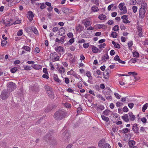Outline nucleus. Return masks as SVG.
Here are the masks:
<instances>
[{"label": "nucleus", "instance_id": "nucleus-1", "mask_svg": "<svg viewBox=\"0 0 148 148\" xmlns=\"http://www.w3.org/2000/svg\"><path fill=\"white\" fill-rule=\"evenodd\" d=\"M66 115V112L64 110H60L55 113L53 115V117L56 120H60L64 118Z\"/></svg>", "mask_w": 148, "mask_h": 148}, {"label": "nucleus", "instance_id": "nucleus-2", "mask_svg": "<svg viewBox=\"0 0 148 148\" xmlns=\"http://www.w3.org/2000/svg\"><path fill=\"white\" fill-rule=\"evenodd\" d=\"M45 88L49 97L52 99H54L55 98V95L52 88L47 85H45Z\"/></svg>", "mask_w": 148, "mask_h": 148}, {"label": "nucleus", "instance_id": "nucleus-3", "mask_svg": "<svg viewBox=\"0 0 148 148\" xmlns=\"http://www.w3.org/2000/svg\"><path fill=\"white\" fill-rule=\"evenodd\" d=\"M105 140L104 139H102L100 140L98 143V146L101 148H110V145L108 143H105Z\"/></svg>", "mask_w": 148, "mask_h": 148}, {"label": "nucleus", "instance_id": "nucleus-4", "mask_svg": "<svg viewBox=\"0 0 148 148\" xmlns=\"http://www.w3.org/2000/svg\"><path fill=\"white\" fill-rule=\"evenodd\" d=\"M50 58L53 62L58 61L60 59V57L58 56V53L56 52L51 53L50 55Z\"/></svg>", "mask_w": 148, "mask_h": 148}, {"label": "nucleus", "instance_id": "nucleus-5", "mask_svg": "<svg viewBox=\"0 0 148 148\" xmlns=\"http://www.w3.org/2000/svg\"><path fill=\"white\" fill-rule=\"evenodd\" d=\"M16 88V85L13 82H9L7 86V90L9 91H13Z\"/></svg>", "mask_w": 148, "mask_h": 148}, {"label": "nucleus", "instance_id": "nucleus-6", "mask_svg": "<svg viewBox=\"0 0 148 148\" xmlns=\"http://www.w3.org/2000/svg\"><path fill=\"white\" fill-rule=\"evenodd\" d=\"M10 96V93L6 90H3L1 93L0 97L2 100H5Z\"/></svg>", "mask_w": 148, "mask_h": 148}, {"label": "nucleus", "instance_id": "nucleus-7", "mask_svg": "<svg viewBox=\"0 0 148 148\" xmlns=\"http://www.w3.org/2000/svg\"><path fill=\"white\" fill-rule=\"evenodd\" d=\"M32 30L35 34L38 35V32L36 28L32 26L31 27H29L27 29H26V31L27 32H29V30Z\"/></svg>", "mask_w": 148, "mask_h": 148}, {"label": "nucleus", "instance_id": "nucleus-8", "mask_svg": "<svg viewBox=\"0 0 148 148\" xmlns=\"http://www.w3.org/2000/svg\"><path fill=\"white\" fill-rule=\"evenodd\" d=\"M82 23L84 25L85 27L86 28L90 25H91L92 24V23L91 22L87 19L83 20L82 21Z\"/></svg>", "mask_w": 148, "mask_h": 148}, {"label": "nucleus", "instance_id": "nucleus-9", "mask_svg": "<svg viewBox=\"0 0 148 148\" xmlns=\"http://www.w3.org/2000/svg\"><path fill=\"white\" fill-rule=\"evenodd\" d=\"M26 15L30 21H32L34 17V15L32 11H29L27 13Z\"/></svg>", "mask_w": 148, "mask_h": 148}, {"label": "nucleus", "instance_id": "nucleus-10", "mask_svg": "<svg viewBox=\"0 0 148 148\" xmlns=\"http://www.w3.org/2000/svg\"><path fill=\"white\" fill-rule=\"evenodd\" d=\"M132 130L133 132L136 134H139V128L138 127V125L136 123L134 124L132 126Z\"/></svg>", "mask_w": 148, "mask_h": 148}, {"label": "nucleus", "instance_id": "nucleus-11", "mask_svg": "<svg viewBox=\"0 0 148 148\" xmlns=\"http://www.w3.org/2000/svg\"><path fill=\"white\" fill-rule=\"evenodd\" d=\"M84 28V26L80 24H78L75 27L76 31L78 33H80L83 31Z\"/></svg>", "mask_w": 148, "mask_h": 148}, {"label": "nucleus", "instance_id": "nucleus-12", "mask_svg": "<svg viewBox=\"0 0 148 148\" xmlns=\"http://www.w3.org/2000/svg\"><path fill=\"white\" fill-rule=\"evenodd\" d=\"M146 10L143 9L142 8H140L139 10V17L140 18H143L145 17V14Z\"/></svg>", "mask_w": 148, "mask_h": 148}, {"label": "nucleus", "instance_id": "nucleus-13", "mask_svg": "<svg viewBox=\"0 0 148 148\" xmlns=\"http://www.w3.org/2000/svg\"><path fill=\"white\" fill-rule=\"evenodd\" d=\"M55 50L58 53L62 52V53H64L65 52V50L64 48L62 46H58L55 48Z\"/></svg>", "mask_w": 148, "mask_h": 148}, {"label": "nucleus", "instance_id": "nucleus-14", "mask_svg": "<svg viewBox=\"0 0 148 148\" xmlns=\"http://www.w3.org/2000/svg\"><path fill=\"white\" fill-rule=\"evenodd\" d=\"M65 33V30L64 27H62L60 28L58 32V34L60 35L63 36Z\"/></svg>", "mask_w": 148, "mask_h": 148}, {"label": "nucleus", "instance_id": "nucleus-15", "mask_svg": "<svg viewBox=\"0 0 148 148\" xmlns=\"http://www.w3.org/2000/svg\"><path fill=\"white\" fill-rule=\"evenodd\" d=\"M53 78L54 80L58 83L62 84V81L58 78V75L56 74H54L53 76Z\"/></svg>", "mask_w": 148, "mask_h": 148}, {"label": "nucleus", "instance_id": "nucleus-16", "mask_svg": "<svg viewBox=\"0 0 148 148\" xmlns=\"http://www.w3.org/2000/svg\"><path fill=\"white\" fill-rule=\"evenodd\" d=\"M63 138L65 139L68 138L69 136V134L68 130H65L63 133Z\"/></svg>", "mask_w": 148, "mask_h": 148}, {"label": "nucleus", "instance_id": "nucleus-17", "mask_svg": "<svg viewBox=\"0 0 148 148\" xmlns=\"http://www.w3.org/2000/svg\"><path fill=\"white\" fill-rule=\"evenodd\" d=\"M111 92H112V91L109 88H106L104 91V94L105 95H109Z\"/></svg>", "mask_w": 148, "mask_h": 148}, {"label": "nucleus", "instance_id": "nucleus-18", "mask_svg": "<svg viewBox=\"0 0 148 148\" xmlns=\"http://www.w3.org/2000/svg\"><path fill=\"white\" fill-rule=\"evenodd\" d=\"M136 143V142L134 140H130L128 142L129 146L130 148H134L135 146L134 145Z\"/></svg>", "mask_w": 148, "mask_h": 148}, {"label": "nucleus", "instance_id": "nucleus-19", "mask_svg": "<svg viewBox=\"0 0 148 148\" xmlns=\"http://www.w3.org/2000/svg\"><path fill=\"white\" fill-rule=\"evenodd\" d=\"M129 116L130 117V120L132 121H134L135 119V116L132 112H130L129 114Z\"/></svg>", "mask_w": 148, "mask_h": 148}, {"label": "nucleus", "instance_id": "nucleus-20", "mask_svg": "<svg viewBox=\"0 0 148 148\" xmlns=\"http://www.w3.org/2000/svg\"><path fill=\"white\" fill-rule=\"evenodd\" d=\"M122 119L125 121L128 122L129 121V116L127 114H125L121 117Z\"/></svg>", "mask_w": 148, "mask_h": 148}, {"label": "nucleus", "instance_id": "nucleus-21", "mask_svg": "<svg viewBox=\"0 0 148 148\" xmlns=\"http://www.w3.org/2000/svg\"><path fill=\"white\" fill-rule=\"evenodd\" d=\"M109 59V57L108 53L104 54L101 58V60L103 62H106V60Z\"/></svg>", "mask_w": 148, "mask_h": 148}, {"label": "nucleus", "instance_id": "nucleus-22", "mask_svg": "<svg viewBox=\"0 0 148 148\" xmlns=\"http://www.w3.org/2000/svg\"><path fill=\"white\" fill-rule=\"evenodd\" d=\"M138 35L139 37H141L143 36L142 28L141 27L138 26L137 28Z\"/></svg>", "mask_w": 148, "mask_h": 148}, {"label": "nucleus", "instance_id": "nucleus-23", "mask_svg": "<svg viewBox=\"0 0 148 148\" xmlns=\"http://www.w3.org/2000/svg\"><path fill=\"white\" fill-rule=\"evenodd\" d=\"M92 51L94 53H97L98 52L100 53L101 52V51L99 49L96 47L94 46H92Z\"/></svg>", "mask_w": 148, "mask_h": 148}, {"label": "nucleus", "instance_id": "nucleus-24", "mask_svg": "<svg viewBox=\"0 0 148 148\" xmlns=\"http://www.w3.org/2000/svg\"><path fill=\"white\" fill-rule=\"evenodd\" d=\"M105 25L102 24H96L94 25V28L96 29H101L105 27Z\"/></svg>", "mask_w": 148, "mask_h": 148}, {"label": "nucleus", "instance_id": "nucleus-25", "mask_svg": "<svg viewBox=\"0 0 148 148\" xmlns=\"http://www.w3.org/2000/svg\"><path fill=\"white\" fill-rule=\"evenodd\" d=\"M32 66L33 67L34 69L36 70H39L42 68L41 66L38 64H33L32 65Z\"/></svg>", "mask_w": 148, "mask_h": 148}, {"label": "nucleus", "instance_id": "nucleus-26", "mask_svg": "<svg viewBox=\"0 0 148 148\" xmlns=\"http://www.w3.org/2000/svg\"><path fill=\"white\" fill-rule=\"evenodd\" d=\"M140 8H142L143 9H144V10H147V3L145 2H143L141 3V7Z\"/></svg>", "mask_w": 148, "mask_h": 148}, {"label": "nucleus", "instance_id": "nucleus-27", "mask_svg": "<svg viewBox=\"0 0 148 148\" xmlns=\"http://www.w3.org/2000/svg\"><path fill=\"white\" fill-rule=\"evenodd\" d=\"M65 71V69L63 66L60 67L59 69L58 72L61 74L64 73Z\"/></svg>", "mask_w": 148, "mask_h": 148}, {"label": "nucleus", "instance_id": "nucleus-28", "mask_svg": "<svg viewBox=\"0 0 148 148\" xmlns=\"http://www.w3.org/2000/svg\"><path fill=\"white\" fill-rule=\"evenodd\" d=\"M86 76L88 77L89 79H92V78L91 75V73L89 71H87L86 74Z\"/></svg>", "mask_w": 148, "mask_h": 148}, {"label": "nucleus", "instance_id": "nucleus-29", "mask_svg": "<svg viewBox=\"0 0 148 148\" xmlns=\"http://www.w3.org/2000/svg\"><path fill=\"white\" fill-rule=\"evenodd\" d=\"M91 10L93 12H95L98 11L99 9L96 6L94 5L91 8Z\"/></svg>", "mask_w": 148, "mask_h": 148}, {"label": "nucleus", "instance_id": "nucleus-30", "mask_svg": "<svg viewBox=\"0 0 148 148\" xmlns=\"http://www.w3.org/2000/svg\"><path fill=\"white\" fill-rule=\"evenodd\" d=\"M62 12L65 13H67L69 12L70 9L66 8H63L62 9Z\"/></svg>", "mask_w": 148, "mask_h": 148}, {"label": "nucleus", "instance_id": "nucleus-31", "mask_svg": "<svg viewBox=\"0 0 148 148\" xmlns=\"http://www.w3.org/2000/svg\"><path fill=\"white\" fill-rule=\"evenodd\" d=\"M122 131V133L124 134H126L128 132H130V130L127 128H125L123 129Z\"/></svg>", "mask_w": 148, "mask_h": 148}, {"label": "nucleus", "instance_id": "nucleus-32", "mask_svg": "<svg viewBox=\"0 0 148 148\" xmlns=\"http://www.w3.org/2000/svg\"><path fill=\"white\" fill-rule=\"evenodd\" d=\"M22 49H25L27 51L30 52L31 50L29 46H23L22 48Z\"/></svg>", "mask_w": 148, "mask_h": 148}, {"label": "nucleus", "instance_id": "nucleus-33", "mask_svg": "<svg viewBox=\"0 0 148 148\" xmlns=\"http://www.w3.org/2000/svg\"><path fill=\"white\" fill-rule=\"evenodd\" d=\"M106 17V16L104 14H103L100 15L98 17L99 18L102 20H104Z\"/></svg>", "mask_w": 148, "mask_h": 148}, {"label": "nucleus", "instance_id": "nucleus-34", "mask_svg": "<svg viewBox=\"0 0 148 148\" xmlns=\"http://www.w3.org/2000/svg\"><path fill=\"white\" fill-rule=\"evenodd\" d=\"M106 44L105 43L101 44L98 45V47L100 49V50L101 51L102 50L103 48H104L106 46Z\"/></svg>", "mask_w": 148, "mask_h": 148}, {"label": "nucleus", "instance_id": "nucleus-35", "mask_svg": "<svg viewBox=\"0 0 148 148\" xmlns=\"http://www.w3.org/2000/svg\"><path fill=\"white\" fill-rule=\"evenodd\" d=\"M148 107V103H146L144 105L143 107L142 108V111L143 112H145L146 109Z\"/></svg>", "mask_w": 148, "mask_h": 148}, {"label": "nucleus", "instance_id": "nucleus-36", "mask_svg": "<svg viewBox=\"0 0 148 148\" xmlns=\"http://www.w3.org/2000/svg\"><path fill=\"white\" fill-rule=\"evenodd\" d=\"M101 117L103 120L106 122H108L109 121V118L106 117L103 115H101Z\"/></svg>", "mask_w": 148, "mask_h": 148}, {"label": "nucleus", "instance_id": "nucleus-37", "mask_svg": "<svg viewBox=\"0 0 148 148\" xmlns=\"http://www.w3.org/2000/svg\"><path fill=\"white\" fill-rule=\"evenodd\" d=\"M105 108V107L104 106L101 105H100L98 106L97 108V110L98 109H100L101 110H103Z\"/></svg>", "mask_w": 148, "mask_h": 148}, {"label": "nucleus", "instance_id": "nucleus-38", "mask_svg": "<svg viewBox=\"0 0 148 148\" xmlns=\"http://www.w3.org/2000/svg\"><path fill=\"white\" fill-rule=\"evenodd\" d=\"M111 35L113 38H116L118 34L116 32H113L111 33Z\"/></svg>", "mask_w": 148, "mask_h": 148}, {"label": "nucleus", "instance_id": "nucleus-39", "mask_svg": "<svg viewBox=\"0 0 148 148\" xmlns=\"http://www.w3.org/2000/svg\"><path fill=\"white\" fill-rule=\"evenodd\" d=\"M125 3H121L119 4V8L121 10H122L123 8L124 7L123 6L124 5Z\"/></svg>", "mask_w": 148, "mask_h": 148}, {"label": "nucleus", "instance_id": "nucleus-40", "mask_svg": "<svg viewBox=\"0 0 148 148\" xmlns=\"http://www.w3.org/2000/svg\"><path fill=\"white\" fill-rule=\"evenodd\" d=\"M133 56L134 57L138 58L139 56V53L136 51H134L133 53Z\"/></svg>", "mask_w": 148, "mask_h": 148}, {"label": "nucleus", "instance_id": "nucleus-41", "mask_svg": "<svg viewBox=\"0 0 148 148\" xmlns=\"http://www.w3.org/2000/svg\"><path fill=\"white\" fill-rule=\"evenodd\" d=\"M40 4L41 5L40 7L41 9L43 10L46 7V6L44 3H40Z\"/></svg>", "mask_w": 148, "mask_h": 148}, {"label": "nucleus", "instance_id": "nucleus-42", "mask_svg": "<svg viewBox=\"0 0 148 148\" xmlns=\"http://www.w3.org/2000/svg\"><path fill=\"white\" fill-rule=\"evenodd\" d=\"M112 30L114 31H118L119 30V27L118 25H116L114 26Z\"/></svg>", "mask_w": 148, "mask_h": 148}, {"label": "nucleus", "instance_id": "nucleus-43", "mask_svg": "<svg viewBox=\"0 0 148 148\" xmlns=\"http://www.w3.org/2000/svg\"><path fill=\"white\" fill-rule=\"evenodd\" d=\"M110 110L108 109L106 110L103 112V114L105 115H108L109 113L110 112Z\"/></svg>", "mask_w": 148, "mask_h": 148}, {"label": "nucleus", "instance_id": "nucleus-44", "mask_svg": "<svg viewBox=\"0 0 148 148\" xmlns=\"http://www.w3.org/2000/svg\"><path fill=\"white\" fill-rule=\"evenodd\" d=\"M18 70L17 68L16 67H14L12 68L11 70V72L12 73H15Z\"/></svg>", "mask_w": 148, "mask_h": 148}, {"label": "nucleus", "instance_id": "nucleus-45", "mask_svg": "<svg viewBox=\"0 0 148 148\" xmlns=\"http://www.w3.org/2000/svg\"><path fill=\"white\" fill-rule=\"evenodd\" d=\"M97 97L99 98H100L101 100H103L104 101H105V99H104L101 95L99 94L97 95Z\"/></svg>", "mask_w": 148, "mask_h": 148}, {"label": "nucleus", "instance_id": "nucleus-46", "mask_svg": "<svg viewBox=\"0 0 148 148\" xmlns=\"http://www.w3.org/2000/svg\"><path fill=\"white\" fill-rule=\"evenodd\" d=\"M137 7L136 6H133L132 8V9L134 13H135L137 10Z\"/></svg>", "mask_w": 148, "mask_h": 148}, {"label": "nucleus", "instance_id": "nucleus-47", "mask_svg": "<svg viewBox=\"0 0 148 148\" xmlns=\"http://www.w3.org/2000/svg\"><path fill=\"white\" fill-rule=\"evenodd\" d=\"M23 34V30L22 29L20 30L17 33V35L18 36H21Z\"/></svg>", "mask_w": 148, "mask_h": 148}, {"label": "nucleus", "instance_id": "nucleus-48", "mask_svg": "<svg viewBox=\"0 0 148 148\" xmlns=\"http://www.w3.org/2000/svg\"><path fill=\"white\" fill-rule=\"evenodd\" d=\"M67 36L69 38H73V33L71 32H69L67 34Z\"/></svg>", "mask_w": 148, "mask_h": 148}, {"label": "nucleus", "instance_id": "nucleus-49", "mask_svg": "<svg viewBox=\"0 0 148 148\" xmlns=\"http://www.w3.org/2000/svg\"><path fill=\"white\" fill-rule=\"evenodd\" d=\"M138 60V59L136 58H132L130 60V62L132 63H134L136 62L137 61V60Z\"/></svg>", "mask_w": 148, "mask_h": 148}, {"label": "nucleus", "instance_id": "nucleus-50", "mask_svg": "<svg viewBox=\"0 0 148 148\" xmlns=\"http://www.w3.org/2000/svg\"><path fill=\"white\" fill-rule=\"evenodd\" d=\"M7 43V42L5 40H3L1 41V44L2 47L4 46Z\"/></svg>", "mask_w": 148, "mask_h": 148}, {"label": "nucleus", "instance_id": "nucleus-51", "mask_svg": "<svg viewBox=\"0 0 148 148\" xmlns=\"http://www.w3.org/2000/svg\"><path fill=\"white\" fill-rule=\"evenodd\" d=\"M50 143L53 145H55L57 143V141L55 139H52L50 140Z\"/></svg>", "mask_w": 148, "mask_h": 148}, {"label": "nucleus", "instance_id": "nucleus-52", "mask_svg": "<svg viewBox=\"0 0 148 148\" xmlns=\"http://www.w3.org/2000/svg\"><path fill=\"white\" fill-rule=\"evenodd\" d=\"M133 45V42L132 41H130L128 43V45L129 49H130Z\"/></svg>", "mask_w": 148, "mask_h": 148}, {"label": "nucleus", "instance_id": "nucleus-53", "mask_svg": "<svg viewBox=\"0 0 148 148\" xmlns=\"http://www.w3.org/2000/svg\"><path fill=\"white\" fill-rule=\"evenodd\" d=\"M59 29V27H55L53 28L52 31L54 32H55L58 31Z\"/></svg>", "mask_w": 148, "mask_h": 148}, {"label": "nucleus", "instance_id": "nucleus-54", "mask_svg": "<svg viewBox=\"0 0 148 148\" xmlns=\"http://www.w3.org/2000/svg\"><path fill=\"white\" fill-rule=\"evenodd\" d=\"M116 106L117 107L121 106L123 105V103L119 102H117L116 103Z\"/></svg>", "mask_w": 148, "mask_h": 148}, {"label": "nucleus", "instance_id": "nucleus-55", "mask_svg": "<svg viewBox=\"0 0 148 148\" xmlns=\"http://www.w3.org/2000/svg\"><path fill=\"white\" fill-rule=\"evenodd\" d=\"M121 18L123 20H126V19H128V16L127 15H124L121 16Z\"/></svg>", "mask_w": 148, "mask_h": 148}, {"label": "nucleus", "instance_id": "nucleus-56", "mask_svg": "<svg viewBox=\"0 0 148 148\" xmlns=\"http://www.w3.org/2000/svg\"><path fill=\"white\" fill-rule=\"evenodd\" d=\"M64 82L66 84H68L70 82V80L68 77H65L64 78Z\"/></svg>", "mask_w": 148, "mask_h": 148}, {"label": "nucleus", "instance_id": "nucleus-57", "mask_svg": "<svg viewBox=\"0 0 148 148\" xmlns=\"http://www.w3.org/2000/svg\"><path fill=\"white\" fill-rule=\"evenodd\" d=\"M122 13L123 14H124L127 13V10L126 9V8L125 6L123 8V9L122 10Z\"/></svg>", "mask_w": 148, "mask_h": 148}, {"label": "nucleus", "instance_id": "nucleus-58", "mask_svg": "<svg viewBox=\"0 0 148 148\" xmlns=\"http://www.w3.org/2000/svg\"><path fill=\"white\" fill-rule=\"evenodd\" d=\"M123 111L125 112H127L128 111V109L127 106L124 107L123 108Z\"/></svg>", "mask_w": 148, "mask_h": 148}, {"label": "nucleus", "instance_id": "nucleus-59", "mask_svg": "<svg viewBox=\"0 0 148 148\" xmlns=\"http://www.w3.org/2000/svg\"><path fill=\"white\" fill-rule=\"evenodd\" d=\"M89 46L88 43H84L83 45V47L85 49H86Z\"/></svg>", "mask_w": 148, "mask_h": 148}, {"label": "nucleus", "instance_id": "nucleus-60", "mask_svg": "<svg viewBox=\"0 0 148 148\" xmlns=\"http://www.w3.org/2000/svg\"><path fill=\"white\" fill-rule=\"evenodd\" d=\"M119 57L118 55L116 56L114 58V60L118 61H119Z\"/></svg>", "mask_w": 148, "mask_h": 148}, {"label": "nucleus", "instance_id": "nucleus-61", "mask_svg": "<svg viewBox=\"0 0 148 148\" xmlns=\"http://www.w3.org/2000/svg\"><path fill=\"white\" fill-rule=\"evenodd\" d=\"M114 95L116 98L118 99H120L121 97V96L118 93L115 92L114 93Z\"/></svg>", "mask_w": 148, "mask_h": 148}, {"label": "nucleus", "instance_id": "nucleus-62", "mask_svg": "<svg viewBox=\"0 0 148 148\" xmlns=\"http://www.w3.org/2000/svg\"><path fill=\"white\" fill-rule=\"evenodd\" d=\"M24 70L26 71L30 70L31 69V67L30 66H26L24 69Z\"/></svg>", "mask_w": 148, "mask_h": 148}, {"label": "nucleus", "instance_id": "nucleus-63", "mask_svg": "<svg viewBox=\"0 0 148 148\" xmlns=\"http://www.w3.org/2000/svg\"><path fill=\"white\" fill-rule=\"evenodd\" d=\"M142 43L145 45H148V40L146 39L144 41H143Z\"/></svg>", "mask_w": 148, "mask_h": 148}, {"label": "nucleus", "instance_id": "nucleus-64", "mask_svg": "<svg viewBox=\"0 0 148 148\" xmlns=\"http://www.w3.org/2000/svg\"><path fill=\"white\" fill-rule=\"evenodd\" d=\"M129 107L131 109H132L134 106V104L133 103H130L128 104Z\"/></svg>", "mask_w": 148, "mask_h": 148}]
</instances>
